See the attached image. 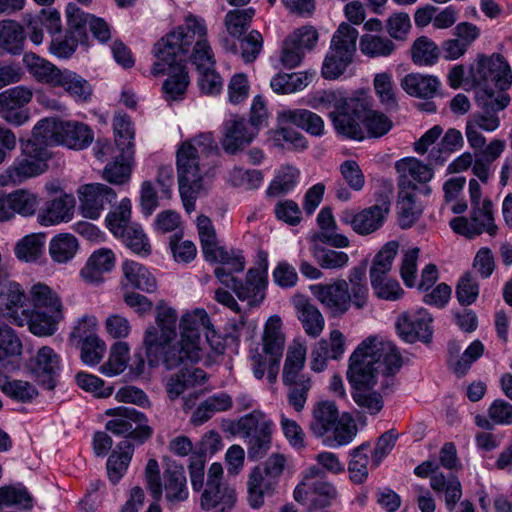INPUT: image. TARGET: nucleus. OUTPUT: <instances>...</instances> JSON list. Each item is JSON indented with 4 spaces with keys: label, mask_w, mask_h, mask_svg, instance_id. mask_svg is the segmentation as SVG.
I'll use <instances>...</instances> for the list:
<instances>
[{
    "label": "nucleus",
    "mask_w": 512,
    "mask_h": 512,
    "mask_svg": "<svg viewBox=\"0 0 512 512\" xmlns=\"http://www.w3.org/2000/svg\"><path fill=\"white\" fill-rule=\"evenodd\" d=\"M401 367L402 357L395 344L373 336L362 341L350 355L346 377L352 391L379 384L380 392L388 395L397 386L395 375Z\"/></svg>",
    "instance_id": "f257e3e1"
},
{
    "label": "nucleus",
    "mask_w": 512,
    "mask_h": 512,
    "mask_svg": "<svg viewBox=\"0 0 512 512\" xmlns=\"http://www.w3.org/2000/svg\"><path fill=\"white\" fill-rule=\"evenodd\" d=\"M208 29L204 18L188 13L176 29L167 34L166 51L187 53L192 50L190 59L200 73L199 87L208 95H216L222 90V79L216 73L212 48L208 42Z\"/></svg>",
    "instance_id": "f03ea898"
},
{
    "label": "nucleus",
    "mask_w": 512,
    "mask_h": 512,
    "mask_svg": "<svg viewBox=\"0 0 512 512\" xmlns=\"http://www.w3.org/2000/svg\"><path fill=\"white\" fill-rule=\"evenodd\" d=\"M217 152V143L211 132H202L181 143L177 150L179 192L186 212L195 210V202L202 188L204 160Z\"/></svg>",
    "instance_id": "7ed1b4c3"
},
{
    "label": "nucleus",
    "mask_w": 512,
    "mask_h": 512,
    "mask_svg": "<svg viewBox=\"0 0 512 512\" xmlns=\"http://www.w3.org/2000/svg\"><path fill=\"white\" fill-rule=\"evenodd\" d=\"M34 134L44 138L48 145L59 144L70 149H86L94 139L93 130L76 120L44 118L34 126Z\"/></svg>",
    "instance_id": "20e7f679"
},
{
    "label": "nucleus",
    "mask_w": 512,
    "mask_h": 512,
    "mask_svg": "<svg viewBox=\"0 0 512 512\" xmlns=\"http://www.w3.org/2000/svg\"><path fill=\"white\" fill-rule=\"evenodd\" d=\"M167 35L158 41L154 46V54L158 59L154 63L151 73L159 76L167 73L168 78L163 83V91L167 99L176 100L183 95L189 84L188 72L186 69L187 53H176L177 51H166L168 48Z\"/></svg>",
    "instance_id": "39448f33"
},
{
    "label": "nucleus",
    "mask_w": 512,
    "mask_h": 512,
    "mask_svg": "<svg viewBox=\"0 0 512 512\" xmlns=\"http://www.w3.org/2000/svg\"><path fill=\"white\" fill-rule=\"evenodd\" d=\"M51 153L44 138L34 134L32 138L21 140L20 154L6 169V177L13 184H21L24 181L43 174L48 169L47 161Z\"/></svg>",
    "instance_id": "423d86ee"
},
{
    "label": "nucleus",
    "mask_w": 512,
    "mask_h": 512,
    "mask_svg": "<svg viewBox=\"0 0 512 512\" xmlns=\"http://www.w3.org/2000/svg\"><path fill=\"white\" fill-rule=\"evenodd\" d=\"M358 30L342 22L334 32L329 50L322 64V76L328 80L339 78L352 63L356 53Z\"/></svg>",
    "instance_id": "0eeeda50"
},
{
    "label": "nucleus",
    "mask_w": 512,
    "mask_h": 512,
    "mask_svg": "<svg viewBox=\"0 0 512 512\" xmlns=\"http://www.w3.org/2000/svg\"><path fill=\"white\" fill-rule=\"evenodd\" d=\"M273 427V421L259 410H253L238 420L237 429L246 439L250 460L262 459L270 450Z\"/></svg>",
    "instance_id": "6e6552de"
},
{
    "label": "nucleus",
    "mask_w": 512,
    "mask_h": 512,
    "mask_svg": "<svg viewBox=\"0 0 512 512\" xmlns=\"http://www.w3.org/2000/svg\"><path fill=\"white\" fill-rule=\"evenodd\" d=\"M368 110V99L364 94L345 98L337 109L329 113L336 132L349 139L361 141L365 138L363 118Z\"/></svg>",
    "instance_id": "1a4fd4ad"
},
{
    "label": "nucleus",
    "mask_w": 512,
    "mask_h": 512,
    "mask_svg": "<svg viewBox=\"0 0 512 512\" xmlns=\"http://www.w3.org/2000/svg\"><path fill=\"white\" fill-rule=\"evenodd\" d=\"M106 415L113 417L106 423V429L116 436L124 437V440L133 439L143 443L153 433L152 428L147 424L146 416L134 408L124 406L111 408L106 411Z\"/></svg>",
    "instance_id": "9d476101"
},
{
    "label": "nucleus",
    "mask_w": 512,
    "mask_h": 512,
    "mask_svg": "<svg viewBox=\"0 0 512 512\" xmlns=\"http://www.w3.org/2000/svg\"><path fill=\"white\" fill-rule=\"evenodd\" d=\"M223 469L221 464L213 463L209 467L207 483L201 495L200 505L209 511L220 508L219 512H230L236 503V492L222 482Z\"/></svg>",
    "instance_id": "9b49d317"
},
{
    "label": "nucleus",
    "mask_w": 512,
    "mask_h": 512,
    "mask_svg": "<svg viewBox=\"0 0 512 512\" xmlns=\"http://www.w3.org/2000/svg\"><path fill=\"white\" fill-rule=\"evenodd\" d=\"M450 226L454 232L468 238H474L482 233L495 236L498 230L494 220L493 204L489 199H483L482 204L471 206L470 217H456Z\"/></svg>",
    "instance_id": "f8f14e48"
},
{
    "label": "nucleus",
    "mask_w": 512,
    "mask_h": 512,
    "mask_svg": "<svg viewBox=\"0 0 512 512\" xmlns=\"http://www.w3.org/2000/svg\"><path fill=\"white\" fill-rule=\"evenodd\" d=\"M160 349L156 353L146 351L149 363L156 365L160 360L169 370L188 366L198 362L201 359V348L190 345L180 339L178 342L161 343Z\"/></svg>",
    "instance_id": "ddd939ff"
},
{
    "label": "nucleus",
    "mask_w": 512,
    "mask_h": 512,
    "mask_svg": "<svg viewBox=\"0 0 512 512\" xmlns=\"http://www.w3.org/2000/svg\"><path fill=\"white\" fill-rule=\"evenodd\" d=\"M33 92L25 86H16L0 93V117L8 124L22 126L30 119L26 105L32 100Z\"/></svg>",
    "instance_id": "4468645a"
},
{
    "label": "nucleus",
    "mask_w": 512,
    "mask_h": 512,
    "mask_svg": "<svg viewBox=\"0 0 512 512\" xmlns=\"http://www.w3.org/2000/svg\"><path fill=\"white\" fill-rule=\"evenodd\" d=\"M473 77L477 85L495 84L501 90L500 93H506L505 91L512 85L511 67L506 59L497 53L481 57Z\"/></svg>",
    "instance_id": "2eb2a0df"
},
{
    "label": "nucleus",
    "mask_w": 512,
    "mask_h": 512,
    "mask_svg": "<svg viewBox=\"0 0 512 512\" xmlns=\"http://www.w3.org/2000/svg\"><path fill=\"white\" fill-rule=\"evenodd\" d=\"M178 315L175 309L160 304L156 308V324L150 326L144 334L143 344L146 351L156 353L161 343L172 342L176 338Z\"/></svg>",
    "instance_id": "dca6fc26"
},
{
    "label": "nucleus",
    "mask_w": 512,
    "mask_h": 512,
    "mask_svg": "<svg viewBox=\"0 0 512 512\" xmlns=\"http://www.w3.org/2000/svg\"><path fill=\"white\" fill-rule=\"evenodd\" d=\"M432 316L424 308L402 313L396 321L399 336L408 343L429 342L432 338Z\"/></svg>",
    "instance_id": "f3484780"
},
{
    "label": "nucleus",
    "mask_w": 512,
    "mask_h": 512,
    "mask_svg": "<svg viewBox=\"0 0 512 512\" xmlns=\"http://www.w3.org/2000/svg\"><path fill=\"white\" fill-rule=\"evenodd\" d=\"M318 41V33L311 26H303L294 30L284 41L280 61L286 68L298 66L305 55Z\"/></svg>",
    "instance_id": "a211bd4d"
},
{
    "label": "nucleus",
    "mask_w": 512,
    "mask_h": 512,
    "mask_svg": "<svg viewBox=\"0 0 512 512\" xmlns=\"http://www.w3.org/2000/svg\"><path fill=\"white\" fill-rule=\"evenodd\" d=\"M311 292L332 317L344 315L351 307L347 280L312 285Z\"/></svg>",
    "instance_id": "6ab92c4d"
},
{
    "label": "nucleus",
    "mask_w": 512,
    "mask_h": 512,
    "mask_svg": "<svg viewBox=\"0 0 512 512\" xmlns=\"http://www.w3.org/2000/svg\"><path fill=\"white\" fill-rule=\"evenodd\" d=\"M77 193L81 213L89 219L99 218L102 211L116 199L115 191L101 183L82 185Z\"/></svg>",
    "instance_id": "aec40b11"
},
{
    "label": "nucleus",
    "mask_w": 512,
    "mask_h": 512,
    "mask_svg": "<svg viewBox=\"0 0 512 512\" xmlns=\"http://www.w3.org/2000/svg\"><path fill=\"white\" fill-rule=\"evenodd\" d=\"M388 211V205H373L359 213L346 209L341 212L339 219L350 225L357 234L369 235L383 225Z\"/></svg>",
    "instance_id": "412c9836"
},
{
    "label": "nucleus",
    "mask_w": 512,
    "mask_h": 512,
    "mask_svg": "<svg viewBox=\"0 0 512 512\" xmlns=\"http://www.w3.org/2000/svg\"><path fill=\"white\" fill-rule=\"evenodd\" d=\"M510 96L507 93L487 94L480 103V111L473 113L468 120L485 132H494L500 127L498 113L503 111L510 103Z\"/></svg>",
    "instance_id": "4be33fe9"
},
{
    "label": "nucleus",
    "mask_w": 512,
    "mask_h": 512,
    "mask_svg": "<svg viewBox=\"0 0 512 512\" xmlns=\"http://www.w3.org/2000/svg\"><path fill=\"white\" fill-rule=\"evenodd\" d=\"M161 496L164 495L170 505L183 502L188 498L187 479L182 465L167 460L160 478Z\"/></svg>",
    "instance_id": "5701e85b"
},
{
    "label": "nucleus",
    "mask_w": 512,
    "mask_h": 512,
    "mask_svg": "<svg viewBox=\"0 0 512 512\" xmlns=\"http://www.w3.org/2000/svg\"><path fill=\"white\" fill-rule=\"evenodd\" d=\"M23 317L13 316L18 326L28 325L29 331L38 337L52 336L58 330L59 323L64 319V312L23 310Z\"/></svg>",
    "instance_id": "b1692460"
},
{
    "label": "nucleus",
    "mask_w": 512,
    "mask_h": 512,
    "mask_svg": "<svg viewBox=\"0 0 512 512\" xmlns=\"http://www.w3.org/2000/svg\"><path fill=\"white\" fill-rule=\"evenodd\" d=\"M180 339L190 345L200 347L201 333L206 332L208 342L214 337V330L209 315L204 309L197 308L182 315L180 319Z\"/></svg>",
    "instance_id": "393cba45"
},
{
    "label": "nucleus",
    "mask_w": 512,
    "mask_h": 512,
    "mask_svg": "<svg viewBox=\"0 0 512 512\" xmlns=\"http://www.w3.org/2000/svg\"><path fill=\"white\" fill-rule=\"evenodd\" d=\"M307 348L300 342L289 345L283 366L282 381L285 386H311V378L303 373Z\"/></svg>",
    "instance_id": "a878e982"
},
{
    "label": "nucleus",
    "mask_w": 512,
    "mask_h": 512,
    "mask_svg": "<svg viewBox=\"0 0 512 512\" xmlns=\"http://www.w3.org/2000/svg\"><path fill=\"white\" fill-rule=\"evenodd\" d=\"M267 283V266L253 267L248 270L245 282L238 280L232 290L241 301L257 306L265 298Z\"/></svg>",
    "instance_id": "bb28decb"
},
{
    "label": "nucleus",
    "mask_w": 512,
    "mask_h": 512,
    "mask_svg": "<svg viewBox=\"0 0 512 512\" xmlns=\"http://www.w3.org/2000/svg\"><path fill=\"white\" fill-rule=\"evenodd\" d=\"M29 369L39 382L52 389L53 378L60 370L59 356L51 347L43 346L30 359Z\"/></svg>",
    "instance_id": "cd10ccee"
},
{
    "label": "nucleus",
    "mask_w": 512,
    "mask_h": 512,
    "mask_svg": "<svg viewBox=\"0 0 512 512\" xmlns=\"http://www.w3.org/2000/svg\"><path fill=\"white\" fill-rule=\"evenodd\" d=\"M396 170L399 173V188L416 190L414 181L419 183L429 182L434 175L433 168L416 158H406L396 162Z\"/></svg>",
    "instance_id": "c85d7f7f"
},
{
    "label": "nucleus",
    "mask_w": 512,
    "mask_h": 512,
    "mask_svg": "<svg viewBox=\"0 0 512 512\" xmlns=\"http://www.w3.org/2000/svg\"><path fill=\"white\" fill-rule=\"evenodd\" d=\"M278 484L272 480L262 467L255 466L248 475L247 501L250 507L258 509L263 506L264 498L272 496Z\"/></svg>",
    "instance_id": "c756f323"
},
{
    "label": "nucleus",
    "mask_w": 512,
    "mask_h": 512,
    "mask_svg": "<svg viewBox=\"0 0 512 512\" xmlns=\"http://www.w3.org/2000/svg\"><path fill=\"white\" fill-rule=\"evenodd\" d=\"M114 266V252L108 248H100L90 255L80 275L86 283L98 284L103 281V274L110 272Z\"/></svg>",
    "instance_id": "7c9ffc66"
},
{
    "label": "nucleus",
    "mask_w": 512,
    "mask_h": 512,
    "mask_svg": "<svg viewBox=\"0 0 512 512\" xmlns=\"http://www.w3.org/2000/svg\"><path fill=\"white\" fill-rule=\"evenodd\" d=\"M430 486L440 499L443 498L447 510L454 511L462 497V485L458 477L452 472L447 475L443 472L434 473L430 477Z\"/></svg>",
    "instance_id": "2f4dec72"
},
{
    "label": "nucleus",
    "mask_w": 512,
    "mask_h": 512,
    "mask_svg": "<svg viewBox=\"0 0 512 512\" xmlns=\"http://www.w3.org/2000/svg\"><path fill=\"white\" fill-rule=\"evenodd\" d=\"M258 133L247 120L240 118L229 121L222 139V147L225 152L235 154L244 145L249 144Z\"/></svg>",
    "instance_id": "473e14b6"
},
{
    "label": "nucleus",
    "mask_w": 512,
    "mask_h": 512,
    "mask_svg": "<svg viewBox=\"0 0 512 512\" xmlns=\"http://www.w3.org/2000/svg\"><path fill=\"white\" fill-rule=\"evenodd\" d=\"M74 205L75 200L69 195L48 201L40 210L37 220L43 226L68 222L73 217Z\"/></svg>",
    "instance_id": "72a5a7b5"
},
{
    "label": "nucleus",
    "mask_w": 512,
    "mask_h": 512,
    "mask_svg": "<svg viewBox=\"0 0 512 512\" xmlns=\"http://www.w3.org/2000/svg\"><path fill=\"white\" fill-rule=\"evenodd\" d=\"M280 124H294L311 135L322 136L324 133V121L316 113L307 109H288L278 114Z\"/></svg>",
    "instance_id": "f704fd0d"
},
{
    "label": "nucleus",
    "mask_w": 512,
    "mask_h": 512,
    "mask_svg": "<svg viewBox=\"0 0 512 512\" xmlns=\"http://www.w3.org/2000/svg\"><path fill=\"white\" fill-rule=\"evenodd\" d=\"M441 83L436 76L421 73H410L401 80V87L410 96L430 99L433 98Z\"/></svg>",
    "instance_id": "c9c22d12"
},
{
    "label": "nucleus",
    "mask_w": 512,
    "mask_h": 512,
    "mask_svg": "<svg viewBox=\"0 0 512 512\" xmlns=\"http://www.w3.org/2000/svg\"><path fill=\"white\" fill-rule=\"evenodd\" d=\"M53 87L64 89L76 102H87L93 91L85 78L69 69L61 70Z\"/></svg>",
    "instance_id": "e433bc0d"
},
{
    "label": "nucleus",
    "mask_w": 512,
    "mask_h": 512,
    "mask_svg": "<svg viewBox=\"0 0 512 512\" xmlns=\"http://www.w3.org/2000/svg\"><path fill=\"white\" fill-rule=\"evenodd\" d=\"M284 350V335L281 332V320L272 316L266 323L263 335V355L273 362H280Z\"/></svg>",
    "instance_id": "4c0bfd02"
},
{
    "label": "nucleus",
    "mask_w": 512,
    "mask_h": 512,
    "mask_svg": "<svg viewBox=\"0 0 512 512\" xmlns=\"http://www.w3.org/2000/svg\"><path fill=\"white\" fill-rule=\"evenodd\" d=\"M506 142L501 139H493L486 148L475 154L472 171L482 182H487L491 174V165L505 150Z\"/></svg>",
    "instance_id": "58836bf2"
},
{
    "label": "nucleus",
    "mask_w": 512,
    "mask_h": 512,
    "mask_svg": "<svg viewBox=\"0 0 512 512\" xmlns=\"http://www.w3.org/2000/svg\"><path fill=\"white\" fill-rule=\"evenodd\" d=\"M28 299L34 307L33 310L64 312L61 297L44 283L33 284L28 292Z\"/></svg>",
    "instance_id": "ea45409f"
},
{
    "label": "nucleus",
    "mask_w": 512,
    "mask_h": 512,
    "mask_svg": "<svg viewBox=\"0 0 512 512\" xmlns=\"http://www.w3.org/2000/svg\"><path fill=\"white\" fill-rule=\"evenodd\" d=\"M25 34L23 27L13 20L0 22V55L9 53L18 55L24 49Z\"/></svg>",
    "instance_id": "a19ab883"
},
{
    "label": "nucleus",
    "mask_w": 512,
    "mask_h": 512,
    "mask_svg": "<svg viewBox=\"0 0 512 512\" xmlns=\"http://www.w3.org/2000/svg\"><path fill=\"white\" fill-rule=\"evenodd\" d=\"M122 270L127 284L132 288L146 293H153L157 289V282L151 272L142 264L135 261H125Z\"/></svg>",
    "instance_id": "79ce46f5"
},
{
    "label": "nucleus",
    "mask_w": 512,
    "mask_h": 512,
    "mask_svg": "<svg viewBox=\"0 0 512 512\" xmlns=\"http://www.w3.org/2000/svg\"><path fill=\"white\" fill-rule=\"evenodd\" d=\"M113 130L119 151L126 157H133L135 131L130 117L122 112L116 113L113 117Z\"/></svg>",
    "instance_id": "37998d69"
},
{
    "label": "nucleus",
    "mask_w": 512,
    "mask_h": 512,
    "mask_svg": "<svg viewBox=\"0 0 512 512\" xmlns=\"http://www.w3.org/2000/svg\"><path fill=\"white\" fill-rule=\"evenodd\" d=\"M399 243L397 241L387 242L375 255L370 267V282L387 279L392 269L393 261L398 253Z\"/></svg>",
    "instance_id": "c03bdc74"
},
{
    "label": "nucleus",
    "mask_w": 512,
    "mask_h": 512,
    "mask_svg": "<svg viewBox=\"0 0 512 512\" xmlns=\"http://www.w3.org/2000/svg\"><path fill=\"white\" fill-rule=\"evenodd\" d=\"M118 450L112 452L107 460V474L109 480L116 484L124 476L133 455V445L128 440L121 441Z\"/></svg>",
    "instance_id": "a18cd8bd"
},
{
    "label": "nucleus",
    "mask_w": 512,
    "mask_h": 512,
    "mask_svg": "<svg viewBox=\"0 0 512 512\" xmlns=\"http://www.w3.org/2000/svg\"><path fill=\"white\" fill-rule=\"evenodd\" d=\"M359 49L369 58L390 57L397 49L391 38L376 34H364L360 37Z\"/></svg>",
    "instance_id": "49530a36"
},
{
    "label": "nucleus",
    "mask_w": 512,
    "mask_h": 512,
    "mask_svg": "<svg viewBox=\"0 0 512 512\" xmlns=\"http://www.w3.org/2000/svg\"><path fill=\"white\" fill-rule=\"evenodd\" d=\"M339 413L333 402L318 403L313 410V419L310 427L316 436H323L331 430L338 421Z\"/></svg>",
    "instance_id": "de8ad7c7"
},
{
    "label": "nucleus",
    "mask_w": 512,
    "mask_h": 512,
    "mask_svg": "<svg viewBox=\"0 0 512 512\" xmlns=\"http://www.w3.org/2000/svg\"><path fill=\"white\" fill-rule=\"evenodd\" d=\"M23 62L28 71L40 82L53 86L61 72L51 62L41 58L35 53H26L23 56Z\"/></svg>",
    "instance_id": "09e8293b"
},
{
    "label": "nucleus",
    "mask_w": 512,
    "mask_h": 512,
    "mask_svg": "<svg viewBox=\"0 0 512 512\" xmlns=\"http://www.w3.org/2000/svg\"><path fill=\"white\" fill-rule=\"evenodd\" d=\"M399 224L402 228L411 227L422 213L416 201L414 190L399 188L398 192Z\"/></svg>",
    "instance_id": "8fccbe9b"
},
{
    "label": "nucleus",
    "mask_w": 512,
    "mask_h": 512,
    "mask_svg": "<svg viewBox=\"0 0 512 512\" xmlns=\"http://www.w3.org/2000/svg\"><path fill=\"white\" fill-rule=\"evenodd\" d=\"M312 78L313 74L307 72L277 74L271 79L270 86L278 94H290L304 89Z\"/></svg>",
    "instance_id": "3c124183"
},
{
    "label": "nucleus",
    "mask_w": 512,
    "mask_h": 512,
    "mask_svg": "<svg viewBox=\"0 0 512 512\" xmlns=\"http://www.w3.org/2000/svg\"><path fill=\"white\" fill-rule=\"evenodd\" d=\"M440 56L438 45L427 36L417 38L411 47V59L418 66H433Z\"/></svg>",
    "instance_id": "603ef678"
},
{
    "label": "nucleus",
    "mask_w": 512,
    "mask_h": 512,
    "mask_svg": "<svg viewBox=\"0 0 512 512\" xmlns=\"http://www.w3.org/2000/svg\"><path fill=\"white\" fill-rule=\"evenodd\" d=\"M130 348L126 342L118 341L111 346L108 360L101 365L100 372L108 377L121 374L126 368Z\"/></svg>",
    "instance_id": "864d4df0"
},
{
    "label": "nucleus",
    "mask_w": 512,
    "mask_h": 512,
    "mask_svg": "<svg viewBox=\"0 0 512 512\" xmlns=\"http://www.w3.org/2000/svg\"><path fill=\"white\" fill-rule=\"evenodd\" d=\"M299 179L298 169L292 166H282L276 171L274 179L268 186L266 193L268 196L278 197L285 195L295 188Z\"/></svg>",
    "instance_id": "5fc2aeb1"
},
{
    "label": "nucleus",
    "mask_w": 512,
    "mask_h": 512,
    "mask_svg": "<svg viewBox=\"0 0 512 512\" xmlns=\"http://www.w3.org/2000/svg\"><path fill=\"white\" fill-rule=\"evenodd\" d=\"M254 16L255 9L252 7L228 11L224 18L227 33L233 38L240 39L250 27Z\"/></svg>",
    "instance_id": "6e6d98bb"
},
{
    "label": "nucleus",
    "mask_w": 512,
    "mask_h": 512,
    "mask_svg": "<svg viewBox=\"0 0 512 512\" xmlns=\"http://www.w3.org/2000/svg\"><path fill=\"white\" fill-rule=\"evenodd\" d=\"M0 390L9 398L22 403L32 402L39 394L37 388L30 382L9 380L6 377H0Z\"/></svg>",
    "instance_id": "4d7b16f0"
},
{
    "label": "nucleus",
    "mask_w": 512,
    "mask_h": 512,
    "mask_svg": "<svg viewBox=\"0 0 512 512\" xmlns=\"http://www.w3.org/2000/svg\"><path fill=\"white\" fill-rule=\"evenodd\" d=\"M78 250V241L76 237L69 233L54 236L49 244L51 258L58 263H67L76 254Z\"/></svg>",
    "instance_id": "13d9d810"
},
{
    "label": "nucleus",
    "mask_w": 512,
    "mask_h": 512,
    "mask_svg": "<svg viewBox=\"0 0 512 512\" xmlns=\"http://www.w3.org/2000/svg\"><path fill=\"white\" fill-rule=\"evenodd\" d=\"M297 309L299 313L298 318L306 334L314 338L319 336L324 329L325 323L319 309L308 301L299 303Z\"/></svg>",
    "instance_id": "bf43d9fd"
},
{
    "label": "nucleus",
    "mask_w": 512,
    "mask_h": 512,
    "mask_svg": "<svg viewBox=\"0 0 512 512\" xmlns=\"http://www.w3.org/2000/svg\"><path fill=\"white\" fill-rule=\"evenodd\" d=\"M2 505L31 510L33 508V497L21 483L3 486L0 487V507Z\"/></svg>",
    "instance_id": "052dcab7"
},
{
    "label": "nucleus",
    "mask_w": 512,
    "mask_h": 512,
    "mask_svg": "<svg viewBox=\"0 0 512 512\" xmlns=\"http://www.w3.org/2000/svg\"><path fill=\"white\" fill-rule=\"evenodd\" d=\"M204 257L207 261L219 263L220 266L228 267L234 272H242L245 268V258L242 251L237 249L228 250L217 245L212 249L211 254H206Z\"/></svg>",
    "instance_id": "680f3d73"
},
{
    "label": "nucleus",
    "mask_w": 512,
    "mask_h": 512,
    "mask_svg": "<svg viewBox=\"0 0 512 512\" xmlns=\"http://www.w3.org/2000/svg\"><path fill=\"white\" fill-rule=\"evenodd\" d=\"M312 255L323 269L340 270L348 266L349 256L346 252L336 251L314 244Z\"/></svg>",
    "instance_id": "e2e57ef3"
},
{
    "label": "nucleus",
    "mask_w": 512,
    "mask_h": 512,
    "mask_svg": "<svg viewBox=\"0 0 512 512\" xmlns=\"http://www.w3.org/2000/svg\"><path fill=\"white\" fill-rule=\"evenodd\" d=\"M369 448V443H363L351 451L348 472L355 484L363 483L368 477Z\"/></svg>",
    "instance_id": "0e129e2a"
},
{
    "label": "nucleus",
    "mask_w": 512,
    "mask_h": 512,
    "mask_svg": "<svg viewBox=\"0 0 512 512\" xmlns=\"http://www.w3.org/2000/svg\"><path fill=\"white\" fill-rule=\"evenodd\" d=\"M113 235L120 238L125 246L136 254L148 256L151 253L149 240L138 225L127 227L123 233Z\"/></svg>",
    "instance_id": "69168bd1"
},
{
    "label": "nucleus",
    "mask_w": 512,
    "mask_h": 512,
    "mask_svg": "<svg viewBox=\"0 0 512 512\" xmlns=\"http://www.w3.org/2000/svg\"><path fill=\"white\" fill-rule=\"evenodd\" d=\"M44 236L30 234L22 238L15 246L16 257L25 262L36 261L43 253Z\"/></svg>",
    "instance_id": "338daca9"
},
{
    "label": "nucleus",
    "mask_w": 512,
    "mask_h": 512,
    "mask_svg": "<svg viewBox=\"0 0 512 512\" xmlns=\"http://www.w3.org/2000/svg\"><path fill=\"white\" fill-rule=\"evenodd\" d=\"M373 87L382 105L388 109H393L397 106L395 87L390 73H377L373 79Z\"/></svg>",
    "instance_id": "774afa93"
}]
</instances>
